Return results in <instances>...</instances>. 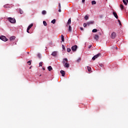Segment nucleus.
Returning <instances> with one entry per match:
<instances>
[{"label": "nucleus", "instance_id": "6e6552de", "mask_svg": "<svg viewBox=\"0 0 128 128\" xmlns=\"http://www.w3.org/2000/svg\"><path fill=\"white\" fill-rule=\"evenodd\" d=\"M94 38L96 40H98L100 38V36H98V34H96L94 36Z\"/></svg>", "mask_w": 128, "mask_h": 128}, {"label": "nucleus", "instance_id": "0eeeda50", "mask_svg": "<svg viewBox=\"0 0 128 128\" xmlns=\"http://www.w3.org/2000/svg\"><path fill=\"white\" fill-rule=\"evenodd\" d=\"M100 56V54H98L94 56L92 58V60H96V58H98V56Z\"/></svg>", "mask_w": 128, "mask_h": 128}, {"label": "nucleus", "instance_id": "20e7f679", "mask_svg": "<svg viewBox=\"0 0 128 128\" xmlns=\"http://www.w3.org/2000/svg\"><path fill=\"white\" fill-rule=\"evenodd\" d=\"M0 39L3 42H8V39L6 38V36H0Z\"/></svg>", "mask_w": 128, "mask_h": 128}, {"label": "nucleus", "instance_id": "4468645a", "mask_svg": "<svg viewBox=\"0 0 128 128\" xmlns=\"http://www.w3.org/2000/svg\"><path fill=\"white\" fill-rule=\"evenodd\" d=\"M48 69L49 72H50V70H52V66H48Z\"/></svg>", "mask_w": 128, "mask_h": 128}, {"label": "nucleus", "instance_id": "4be33fe9", "mask_svg": "<svg viewBox=\"0 0 128 128\" xmlns=\"http://www.w3.org/2000/svg\"><path fill=\"white\" fill-rule=\"evenodd\" d=\"M68 32H72V26H69Z\"/></svg>", "mask_w": 128, "mask_h": 128}, {"label": "nucleus", "instance_id": "58836bf2", "mask_svg": "<svg viewBox=\"0 0 128 128\" xmlns=\"http://www.w3.org/2000/svg\"><path fill=\"white\" fill-rule=\"evenodd\" d=\"M88 48H92V45H90Z\"/></svg>", "mask_w": 128, "mask_h": 128}, {"label": "nucleus", "instance_id": "37998d69", "mask_svg": "<svg viewBox=\"0 0 128 128\" xmlns=\"http://www.w3.org/2000/svg\"><path fill=\"white\" fill-rule=\"evenodd\" d=\"M116 50H118V47L116 46Z\"/></svg>", "mask_w": 128, "mask_h": 128}, {"label": "nucleus", "instance_id": "72a5a7b5", "mask_svg": "<svg viewBox=\"0 0 128 128\" xmlns=\"http://www.w3.org/2000/svg\"><path fill=\"white\" fill-rule=\"evenodd\" d=\"M8 5H4V6L5 8H8Z\"/></svg>", "mask_w": 128, "mask_h": 128}, {"label": "nucleus", "instance_id": "412c9836", "mask_svg": "<svg viewBox=\"0 0 128 128\" xmlns=\"http://www.w3.org/2000/svg\"><path fill=\"white\" fill-rule=\"evenodd\" d=\"M52 24H56V19H54L52 22H51Z\"/></svg>", "mask_w": 128, "mask_h": 128}, {"label": "nucleus", "instance_id": "393cba45", "mask_svg": "<svg viewBox=\"0 0 128 128\" xmlns=\"http://www.w3.org/2000/svg\"><path fill=\"white\" fill-rule=\"evenodd\" d=\"M120 7L121 10L124 9V5L123 4H120Z\"/></svg>", "mask_w": 128, "mask_h": 128}, {"label": "nucleus", "instance_id": "b1692460", "mask_svg": "<svg viewBox=\"0 0 128 128\" xmlns=\"http://www.w3.org/2000/svg\"><path fill=\"white\" fill-rule=\"evenodd\" d=\"M96 4V2L95 0H93L92 2V4Z\"/></svg>", "mask_w": 128, "mask_h": 128}, {"label": "nucleus", "instance_id": "9b49d317", "mask_svg": "<svg viewBox=\"0 0 128 128\" xmlns=\"http://www.w3.org/2000/svg\"><path fill=\"white\" fill-rule=\"evenodd\" d=\"M57 54H58V52H52V56H56Z\"/></svg>", "mask_w": 128, "mask_h": 128}, {"label": "nucleus", "instance_id": "473e14b6", "mask_svg": "<svg viewBox=\"0 0 128 128\" xmlns=\"http://www.w3.org/2000/svg\"><path fill=\"white\" fill-rule=\"evenodd\" d=\"M40 66H42V62H40Z\"/></svg>", "mask_w": 128, "mask_h": 128}, {"label": "nucleus", "instance_id": "79ce46f5", "mask_svg": "<svg viewBox=\"0 0 128 128\" xmlns=\"http://www.w3.org/2000/svg\"><path fill=\"white\" fill-rule=\"evenodd\" d=\"M86 2V0H82V2Z\"/></svg>", "mask_w": 128, "mask_h": 128}, {"label": "nucleus", "instance_id": "ea45409f", "mask_svg": "<svg viewBox=\"0 0 128 128\" xmlns=\"http://www.w3.org/2000/svg\"><path fill=\"white\" fill-rule=\"evenodd\" d=\"M80 30H84V29L82 28H80Z\"/></svg>", "mask_w": 128, "mask_h": 128}, {"label": "nucleus", "instance_id": "6ab92c4d", "mask_svg": "<svg viewBox=\"0 0 128 128\" xmlns=\"http://www.w3.org/2000/svg\"><path fill=\"white\" fill-rule=\"evenodd\" d=\"M19 12H20V14H24V11L22 10L21 9L19 10Z\"/></svg>", "mask_w": 128, "mask_h": 128}, {"label": "nucleus", "instance_id": "2eb2a0df", "mask_svg": "<svg viewBox=\"0 0 128 128\" xmlns=\"http://www.w3.org/2000/svg\"><path fill=\"white\" fill-rule=\"evenodd\" d=\"M61 38H62V42H64V35L61 36Z\"/></svg>", "mask_w": 128, "mask_h": 128}, {"label": "nucleus", "instance_id": "bb28decb", "mask_svg": "<svg viewBox=\"0 0 128 128\" xmlns=\"http://www.w3.org/2000/svg\"><path fill=\"white\" fill-rule=\"evenodd\" d=\"M123 2L124 4H125V6H126L128 4L126 3V0H123Z\"/></svg>", "mask_w": 128, "mask_h": 128}, {"label": "nucleus", "instance_id": "5701e85b", "mask_svg": "<svg viewBox=\"0 0 128 128\" xmlns=\"http://www.w3.org/2000/svg\"><path fill=\"white\" fill-rule=\"evenodd\" d=\"M92 32H98V29H94L92 30Z\"/></svg>", "mask_w": 128, "mask_h": 128}, {"label": "nucleus", "instance_id": "a878e982", "mask_svg": "<svg viewBox=\"0 0 128 128\" xmlns=\"http://www.w3.org/2000/svg\"><path fill=\"white\" fill-rule=\"evenodd\" d=\"M87 68L88 70V72H90V70H92V68H90V66H87Z\"/></svg>", "mask_w": 128, "mask_h": 128}, {"label": "nucleus", "instance_id": "a19ab883", "mask_svg": "<svg viewBox=\"0 0 128 128\" xmlns=\"http://www.w3.org/2000/svg\"><path fill=\"white\" fill-rule=\"evenodd\" d=\"M80 58H79L78 60V62H80Z\"/></svg>", "mask_w": 128, "mask_h": 128}, {"label": "nucleus", "instance_id": "7ed1b4c3", "mask_svg": "<svg viewBox=\"0 0 128 128\" xmlns=\"http://www.w3.org/2000/svg\"><path fill=\"white\" fill-rule=\"evenodd\" d=\"M116 36V33L115 32H112L110 35L111 38H115Z\"/></svg>", "mask_w": 128, "mask_h": 128}, {"label": "nucleus", "instance_id": "423d86ee", "mask_svg": "<svg viewBox=\"0 0 128 128\" xmlns=\"http://www.w3.org/2000/svg\"><path fill=\"white\" fill-rule=\"evenodd\" d=\"M76 48H78V46L76 45H74L72 47V50H73V52H76Z\"/></svg>", "mask_w": 128, "mask_h": 128}, {"label": "nucleus", "instance_id": "c85d7f7f", "mask_svg": "<svg viewBox=\"0 0 128 128\" xmlns=\"http://www.w3.org/2000/svg\"><path fill=\"white\" fill-rule=\"evenodd\" d=\"M99 66H100V68H104V64H100Z\"/></svg>", "mask_w": 128, "mask_h": 128}, {"label": "nucleus", "instance_id": "f8f14e48", "mask_svg": "<svg viewBox=\"0 0 128 128\" xmlns=\"http://www.w3.org/2000/svg\"><path fill=\"white\" fill-rule=\"evenodd\" d=\"M15 39H16V36H11V37L10 38V41H12V40H15Z\"/></svg>", "mask_w": 128, "mask_h": 128}, {"label": "nucleus", "instance_id": "cd10ccee", "mask_svg": "<svg viewBox=\"0 0 128 128\" xmlns=\"http://www.w3.org/2000/svg\"><path fill=\"white\" fill-rule=\"evenodd\" d=\"M70 50H71L70 48H67V52H70Z\"/></svg>", "mask_w": 128, "mask_h": 128}, {"label": "nucleus", "instance_id": "2f4dec72", "mask_svg": "<svg viewBox=\"0 0 128 128\" xmlns=\"http://www.w3.org/2000/svg\"><path fill=\"white\" fill-rule=\"evenodd\" d=\"M28 64H29V66H30V64H32L31 61L30 60L28 61Z\"/></svg>", "mask_w": 128, "mask_h": 128}, {"label": "nucleus", "instance_id": "a18cd8bd", "mask_svg": "<svg viewBox=\"0 0 128 128\" xmlns=\"http://www.w3.org/2000/svg\"><path fill=\"white\" fill-rule=\"evenodd\" d=\"M42 76V75H40V76Z\"/></svg>", "mask_w": 128, "mask_h": 128}, {"label": "nucleus", "instance_id": "dca6fc26", "mask_svg": "<svg viewBox=\"0 0 128 128\" xmlns=\"http://www.w3.org/2000/svg\"><path fill=\"white\" fill-rule=\"evenodd\" d=\"M43 24L44 26H48V24H46V21H43Z\"/></svg>", "mask_w": 128, "mask_h": 128}, {"label": "nucleus", "instance_id": "c03bdc74", "mask_svg": "<svg viewBox=\"0 0 128 128\" xmlns=\"http://www.w3.org/2000/svg\"><path fill=\"white\" fill-rule=\"evenodd\" d=\"M99 34L102 35V33H99Z\"/></svg>", "mask_w": 128, "mask_h": 128}, {"label": "nucleus", "instance_id": "c9c22d12", "mask_svg": "<svg viewBox=\"0 0 128 128\" xmlns=\"http://www.w3.org/2000/svg\"><path fill=\"white\" fill-rule=\"evenodd\" d=\"M118 22L120 26H122V23L120 22V20H118Z\"/></svg>", "mask_w": 128, "mask_h": 128}, {"label": "nucleus", "instance_id": "aec40b11", "mask_svg": "<svg viewBox=\"0 0 128 128\" xmlns=\"http://www.w3.org/2000/svg\"><path fill=\"white\" fill-rule=\"evenodd\" d=\"M84 19H85L86 20H88V15L85 16H84Z\"/></svg>", "mask_w": 128, "mask_h": 128}, {"label": "nucleus", "instance_id": "f03ea898", "mask_svg": "<svg viewBox=\"0 0 128 128\" xmlns=\"http://www.w3.org/2000/svg\"><path fill=\"white\" fill-rule=\"evenodd\" d=\"M8 20L10 22L11 24H16V19L14 18H7Z\"/></svg>", "mask_w": 128, "mask_h": 128}, {"label": "nucleus", "instance_id": "c756f323", "mask_svg": "<svg viewBox=\"0 0 128 128\" xmlns=\"http://www.w3.org/2000/svg\"><path fill=\"white\" fill-rule=\"evenodd\" d=\"M58 8H62V6H60V3L58 4Z\"/></svg>", "mask_w": 128, "mask_h": 128}, {"label": "nucleus", "instance_id": "4c0bfd02", "mask_svg": "<svg viewBox=\"0 0 128 128\" xmlns=\"http://www.w3.org/2000/svg\"><path fill=\"white\" fill-rule=\"evenodd\" d=\"M58 12H62V10H60V8H59Z\"/></svg>", "mask_w": 128, "mask_h": 128}, {"label": "nucleus", "instance_id": "39448f33", "mask_svg": "<svg viewBox=\"0 0 128 128\" xmlns=\"http://www.w3.org/2000/svg\"><path fill=\"white\" fill-rule=\"evenodd\" d=\"M34 26V24H31L27 28V30H26V32H28V34H30V28H32V26Z\"/></svg>", "mask_w": 128, "mask_h": 128}, {"label": "nucleus", "instance_id": "7c9ffc66", "mask_svg": "<svg viewBox=\"0 0 128 128\" xmlns=\"http://www.w3.org/2000/svg\"><path fill=\"white\" fill-rule=\"evenodd\" d=\"M38 58H40V56H41L40 54H38Z\"/></svg>", "mask_w": 128, "mask_h": 128}, {"label": "nucleus", "instance_id": "f704fd0d", "mask_svg": "<svg viewBox=\"0 0 128 128\" xmlns=\"http://www.w3.org/2000/svg\"><path fill=\"white\" fill-rule=\"evenodd\" d=\"M86 24H86V23H84V24L83 26H84V28L86 27Z\"/></svg>", "mask_w": 128, "mask_h": 128}, {"label": "nucleus", "instance_id": "ddd939ff", "mask_svg": "<svg viewBox=\"0 0 128 128\" xmlns=\"http://www.w3.org/2000/svg\"><path fill=\"white\" fill-rule=\"evenodd\" d=\"M94 24V22L90 21L87 22V26H90V24Z\"/></svg>", "mask_w": 128, "mask_h": 128}, {"label": "nucleus", "instance_id": "1a4fd4ad", "mask_svg": "<svg viewBox=\"0 0 128 128\" xmlns=\"http://www.w3.org/2000/svg\"><path fill=\"white\" fill-rule=\"evenodd\" d=\"M60 74H62V76H64V74H66V72L62 70L60 72Z\"/></svg>", "mask_w": 128, "mask_h": 128}, {"label": "nucleus", "instance_id": "e433bc0d", "mask_svg": "<svg viewBox=\"0 0 128 128\" xmlns=\"http://www.w3.org/2000/svg\"><path fill=\"white\" fill-rule=\"evenodd\" d=\"M62 50H66V47H64V46L62 45Z\"/></svg>", "mask_w": 128, "mask_h": 128}, {"label": "nucleus", "instance_id": "a211bd4d", "mask_svg": "<svg viewBox=\"0 0 128 128\" xmlns=\"http://www.w3.org/2000/svg\"><path fill=\"white\" fill-rule=\"evenodd\" d=\"M72 22V20H70V19H68V24H70V23Z\"/></svg>", "mask_w": 128, "mask_h": 128}, {"label": "nucleus", "instance_id": "f257e3e1", "mask_svg": "<svg viewBox=\"0 0 128 128\" xmlns=\"http://www.w3.org/2000/svg\"><path fill=\"white\" fill-rule=\"evenodd\" d=\"M68 58H65L64 59L62 62L64 68H70V64L68 63Z\"/></svg>", "mask_w": 128, "mask_h": 128}, {"label": "nucleus", "instance_id": "f3484780", "mask_svg": "<svg viewBox=\"0 0 128 128\" xmlns=\"http://www.w3.org/2000/svg\"><path fill=\"white\" fill-rule=\"evenodd\" d=\"M42 14H44V15L46 14V11L44 10L42 11Z\"/></svg>", "mask_w": 128, "mask_h": 128}, {"label": "nucleus", "instance_id": "9d476101", "mask_svg": "<svg viewBox=\"0 0 128 128\" xmlns=\"http://www.w3.org/2000/svg\"><path fill=\"white\" fill-rule=\"evenodd\" d=\"M113 14L114 16H115L116 18H118V14L116 12H113Z\"/></svg>", "mask_w": 128, "mask_h": 128}]
</instances>
